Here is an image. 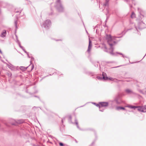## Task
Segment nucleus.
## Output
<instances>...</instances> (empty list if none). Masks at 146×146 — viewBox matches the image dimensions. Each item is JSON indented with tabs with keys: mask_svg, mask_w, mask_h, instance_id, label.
Here are the masks:
<instances>
[{
	"mask_svg": "<svg viewBox=\"0 0 146 146\" xmlns=\"http://www.w3.org/2000/svg\"><path fill=\"white\" fill-rule=\"evenodd\" d=\"M114 101H115L117 104H119L121 102V99L119 95L117 96L115 98Z\"/></svg>",
	"mask_w": 146,
	"mask_h": 146,
	"instance_id": "0eeeda50",
	"label": "nucleus"
},
{
	"mask_svg": "<svg viewBox=\"0 0 146 146\" xmlns=\"http://www.w3.org/2000/svg\"><path fill=\"white\" fill-rule=\"evenodd\" d=\"M68 121L69 122H71V117L70 116H69L68 117Z\"/></svg>",
	"mask_w": 146,
	"mask_h": 146,
	"instance_id": "393cba45",
	"label": "nucleus"
},
{
	"mask_svg": "<svg viewBox=\"0 0 146 146\" xmlns=\"http://www.w3.org/2000/svg\"><path fill=\"white\" fill-rule=\"evenodd\" d=\"M126 107H127L133 109H135V108H137V107H138V106H131V105L127 106Z\"/></svg>",
	"mask_w": 146,
	"mask_h": 146,
	"instance_id": "4468645a",
	"label": "nucleus"
},
{
	"mask_svg": "<svg viewBox=\"0 0 146 146\" xmlns=\"http://www.w3.org/2000/svg\"><path fill=\"white\" fill-rule=\"evenodd\" d=\"M19 46H20V47L23 50H25L24 48L23 47L21 46V44H20V43H19Z\"/></svg>",
	"mask_w": 146,
	"mask_h": 146,
	"instance_id": "5701e85b",
	"label": "nucleus"
},
{
	"mask_svg": "<svg viewBox=\"0 0 146 146\" xmlns=\"http://www.w3.org/2000/svg\"><path fill=\"white\" fill-rule=\"evenodd\" d=\"M75 123L77 125V128H79V126L78 124V122L77 119H75Z\"/></svg>",
	"mask_w": 146,
	"mask_h": 146,
	"instance_id": "aec40b11",
	"label": "nucleus"
},
{
	"mask_svg": "<svg viewBox=\"0 0 146 146\" xmlns=\"http://www.w3.org/2000/svg\"><path fill=\"white\" fill-rule=\"evenodd\" d=\"M97 79L99 80H101L102 79V78L101 76H97L96 77Z\"/></svg>",
	"mask_w": 146,
	"mask_h": 146,
	"instance_id": "4be33fe9",
	"label": "nucleus"
},
{
	"mask_svg": "<svg viewBox=\"0 0 146 146\" xmlns=\"http://www.w3.org/2000/svg\"><path fill=\"white\" fill-rule=\"evenodd\" d=\"M140 15V20H137V25H135V29L137 31L138 30L144 28V23L143 21H146V13L140 8L137 9Z\"/></svg>",
	"mask_w": 146,
	"mask_h": 146,
	"instance_id": "f257e3e1",
	"label": "nucleus"
},
{
	"mask_svg": "<svg viewBox=\"0 0 146 146\" xmlns=\"http://www.w3.org/2000/svg\"><path fill=\"white\" fill-rule=\"evenodd\" d=\"M54 7L59 12L62 11L64 10V7L60 0H56Z\"/></svg>",
	"mask_w": 146,
	"mask_h": 146,
	"instance_id": "7ed1b4c3",
	"label": "nucleus"
},
{
	"mask_svg": "<svg viewBox=\"0 0 146 146\" xmlns=\"http://www.w3.org/2000/svg\"><path fill=\"white\" fill-rule=\"evenodd\" d=\"M7 66L8 68H9L10 69H11L12 70H14V68L12 65H7Z\"/></svg>",
	"mask_w": 146,
	"mask_h": 146,
	"instance_id": "f3484780",
	"label": "nucleus"
},
{
	"mask_svg": "<svg viewBox=\"0 0 146 146\" xmlns=\"http://www.w3.org/2000/svg\"><path fill=\"white\" fill-rule=\"evenodd\" d=\"M25 53H26L27 55H28V57L29 58L30 57L29 56V54H28V53L27 52H26V51L25 50H23Z\"/></svg>",
	"mask_w": 146,
	"mask_h": 146,
	"instance_id": "a878e982",
	"label": "nucleus"
},
{
	"mask_svg": "<svg viewBox=\"0 0 146 146\" xmlns=\"http://www.w3.org/2000/svg\"><path fill=\"white\" fill-rule=\"evenodd\" d=\"M108 105V103L107 102H100L99 104L96 105V106L98 107L100 109V111L102 112L103 111L101 110V109L102 108H105L107 107Z\"/></svg>",
	"mask_w": 146,
	"mask_h": 146,
	"instance_id": "20e7f679",
	"label": "nucleus"
},
{
	"mask_svg": "<svg viewBox=\"0 0 146 146\" xmlns=\"http://www.w3.org/2000/svg\"><path fill=\"white\" fill-rule=\"evenodd\" d=\"M137 110L140 112H146V106H138Z\"/></svg>",
	"mask_w": 146,
	"mask_h": 146,
	"instance_id": "423d86ee",
	"label": "nucleus"
},
{
	"mask_svg": "<svg viewBox=\"0 0 146 146\" xmlns=\"http://www.w3.org/2000/svg\"><path fill=\"white\" fill-rule=\"evenodd\" d=\"M105 109V108H102L101 109V110L103 111Z\"/></svg>",
	"mask_w": 146,
	"mask_h": 146,
	"instance_id": "473e14b6",
	"label": "nucleus"
},
{
	"mask_svg": "<svg viewBox=\"0 0 146 146\" xmlns=\"http://www.w3.org/2000/svg\"><path fill=\"white\" fill-rule=\"evenodd\" d=\"M102 48H104V50L105 52H107L108 51L107 47L106 45L104 43L102 44Z\"/></svg>",
	"mask_w": 146,
	"mask_h": 146,
	"instance_id": "9b49d317",
	"label": "nucleus"
},
{
	"mask_svg": "<svg viewBox=\"0 0 146 146\" xmlns=\"http://www.w3.org/2000/svg\"><path fill=\"white\" fill-rule=\"evenodd\" d=\"M17 21H15V25L16 28L17 27Z\"/></svg>",
	"mask_w": 146,
	"mask_h": 146,
	"instance_id": "cd10ccee",
	"label": "nucleus"
},
{
	"mask_svg": "<svg viewBox=\"0 0 146 146\" xmlns=\"http://www.w3.org/2000/svg\"><path fill=\"white\" fill-rule=\"evenodd\" d=\"M92 47V41L90 40V39L89 38V45L88 46V48L87 51L89 53H90V52L91 50V49Z\"/></svg>",
	"mask_w": 146,
	"mask_h": 146,
	"instance_id": "6e6552de",
	"label": "nucleus"
},
{
	"mask_svg": "<svg viewBox=\"0 0 146 146\" xmlns=\"http://www.w3.org/2000/svg\"><path fill=\"white\" fill-rule=\"evenodd\" d=\"M27 68H26L23 66H21L20 68V69L23 70H26Z\"/></svg>",
	"mask_w": 146,
	"mask_h": 146,
	"instance_id": "6ab92c4d",
	"label": "nucleus"
},
{
	"mask_svg": "<svg viewBox=\"0 0 146 146\" xmlns=\"http://www.w3.org/2000/svg\"><path fill=\"white\" fill-rule=\"evenodd\" d=\"M93 104H94L95 105H96H96L97 104H96V103H92Z\"/></svg>",
	"mask_w": 146,
	"mask_h": 146,
	"instance_id": "72a5a7b5",
	"label": "nucleus"
},
{
	"mask_svg": "<svg viewBox=\"0 0 146 146\" xmlns=\"http://www.w3.org/2000/svg\"><path fill=\"white\" fill-rule=\"evenodd\" d=\"M144 90V94H146V88H145Z\"/></svg>",
	"mask_w": 146,
	"mask_h": 146,
	"instance_id": "7c9ffc66",
	"label": "nucleus"
},
{
	"mask_svg": "<svg viewBox=\"0 0 146 146\" xmlns=\"http://www.w3.org/2000/svg\"><path fill=\"white\" fill-rule=\"evenodd\" d=\"M59 145L61 146H63V144L62 143H60Z\"/></svg>",
	"mask_w": 146,
	"mask_h": 146,
	"instance_id": "c756f323",
	"label": "nucleus"
},
{
	"mask_svg": "<svg viewBox=\"0 0 146 146\" xmlns=\"http://www.w3.org/2000/svg\"><path fill=\"white\" fill-rule=\"evenodd\" d=\"M8 75H9V76H11V74L10 73V74H9Z\"/></svg>",
	"mask_w": 146,
	"mask_h": 146,
	"instance_id": "c9c22d12",
	"label": "nucleus"
},
{
	"mask_svg": "<svg viewBox=\"0 0 146 146\" xmlns=\"http://www.w3.org/2000/svg\"><path fill=\"white\" fill-rule=\"evenodd\" d=\"M109 0H106L105 3L104 4V5L105 6H108L109 5Z\"/></svg>",
	"mask_w": 146,
	"mask_h": 146,
	"instance_id": "2eb2a0df",
	"label": "nucleus"
},
{
	"mask_svg": "<svg viewBox=\"0 0 146 146\" xmlns=\"http://www.w3.org/2000/svg\"><path fill=\"white\" fill-rule=\"evenodd\" d=\"M119 54H120V55H122V56L123 57V58H125V57H126V58H127V57H126V56H124L123 55L122 53H118Z\"/></svg>",
	"mask_w": 146,
	"mask_h": 146,
	"instance_id": "c85d7f7f",
	"label": "nucleus"
},
{
	"mask_svg": "<svg viewBox=\"0 0 146 146\" xmlns=\"http://www.w3.org/2000/svg\"><path fill=\"white\" fill-rule=\"evenodd\" d=\"M1 10H0V13H1Z\"/></svg>",
	"mask_w": 146,
	"mask_h": 146,
	"instance_id": "58836bf2",
	"label": "nucleus"
},
{
	"mask_svg": "<svg viewBox=\"0 0 146 146\" xmlns=\"http://www.w3.org/2000/svg\"><path fill=\"white\" fill-rule=\"evenodd\" d=\"M51 22L50 20H46L43 23L42 25V27L47 29H48L51 26Z\"/></svg>",
	"mask_w": 146,
	"mask_h": 146,
	"instance_id": "39448f33",
	"label": "nucleus"
},
{
	"mask_svg": "<svg viewBox=\"0 0 146 146\" xmlns=\"http://www.w3.org/2000/svg\"><path fill=\"white\" fill-rule=\"evenodd\" d=\"M6 31L5 30L3 31L1 35V36L3 38H4L6 36Z\"/></svg>",
	"mask_w": 146,
	"mask_h": 146,
	"instance_id": "9d476101",
	"label": "nucleus"
},
{
	"mask_svg": "<svg viewBox=\"0 0 146 146\" xmlns=\"http://www.w3.org/2000/svg\"><path fill=\"white\" fill-rule=\"evenodd\" d=\"M135 15L134 12H132L131 15V17L132 18H135Z\"/></svg>",
	"mask_w": 146,
	"mask_h": 146,
	"instance_id": "a211bd4d",
	"label": "nucleus"
},
{
	"mask_svg": "<svg viewBox=\"0 0 146 146\" xmlns=\"http://www.w3.org/2000/svg\"><path fill=\"white\" fill-rule=\"evenodd\" d=\"M116 109L117 110H125V108L122 107H117L116 108Z\"/></svg>",
	"mask_w": 146,
	"mask_h": 146,
	"instance_id": "dca6fc26",
	"label": "nucleus"
},
{
	"mask_svg": "<svg viewBox=\"0 0 146 146\" xmlns=\"http://www.w3.org/2000/svg\"><path fill=\"white\" fill-rule=\"evenodd\" d=\"M0 52L1 53H2V51H1V50H0Z\"/></svg>",
	"mask_w": 146,
	"mask_h": 146,
	"instance_id": "4c0bfd02",
	"label": "nucleus"
},
{
	"mask_svg": "<svg viewBox=\"0 0 146 146\" xmlns=\"http://www.w3.org/2000/svg\"><path fill=\"white\" fill-rule=\"evenodd\" d=\"M106 74L104 72L102 73V76H103V78L104 80H107L108 79V77L107 76H106Z\"/></svg>",
	"mask_w": 146,
	"mask_h": 146,
	"instance_id": "f8f14e48",
	"label": "nucleus"
},
{
	"mask_svg": "<svg viewBox=\"0 0 146 146\" xmlns=\"http://www.w3.org/2000/svg\"><path fill=\"white\" fill-rule=\"evenodd\" d=\"M22 10H21L19 11H15V12L16 13H19V12H20V13H21V11Z\"/></svg>",
	"mask_w": 146,
	"mask_h": 146,
	"instance_id": "2f4dec72",
	"label": "nucleus"
},
{
	"mask_svg": "<svg viewBox=\"0 0 146 146\" xmlns=\"http://www.w3.org/2000/svg\"><path fill=\"white\" fill-rule=\"evenodd\" d=\"M108 79L109 80H110L113 81V80L114 79H113V78H108Z\"/></svg>",
	"mask_w": 146,
	"mask_h": 146,
	"instance_id": "bb28decb",
	"label": "nucleus"
},
{
	"mask_svg": "<svg viewBox=\"0 0 146 146\" xmlns=\"http://www.w3.org/2000/svg\"><path fill=\"white\" fill-rule=\"evenodd\" d=\"M19 46H20V47L23 50H25L24 48L23 47L21 46V44H20V43H19Z\"/></svg>",
	"mask_w": 146,
	"mask_h": 146,
	"instance_id": "b1692460",
	"label": "nucleus"
},
{
	"mask_svg": "<svg viewBox=\"0 0 146 146\" xmlns=\"http://www.w3.org/2000/svg\"><path fill=\"white\" fill-rule=\"evenodd\" d=\"M138 91L141 93H142L143 94H144V90H138Z\"/></svg>",
	"mask_w": 146,
	"mask_h": 146,
	"instance_id": "412c9836",
	"label": "nucleus"
},
{
	"mask_svg": "<svg viewBox=\"0 0 146 146\" xmlns=\"http://www.w3.org/2000/svg\"><path fill=\"white\" fill-rule=\"evenodd\" d=\"M126 93L128 94H131L133 93V92L131 90L129 89H127L125 90Z\"/></svg>",
	"mask_w": 146,
	"mask_h": 146,
	"instance_id": "ddd939ff",
	"label": "nucleus"
},
{
	"mask_svg": "<svg viewBox=\"0 0 146 146\" xmlns=\"http://www.w3.org/2000/svg\"><path fill=\"white\" fill-rule=\"evenodd\" d=\"M64 119H65V118H64L63 119H62V123L63 122V120H64Z\"/></svg>",
	"mask_w": 146,
	"mask_h": 146,
	"instance_id": "f704fd0d",
	"label": "nucleus"
},
{
	"mask_svg": "<svg viewBox=\"0 0 146 146\" xmlns=\"http://www.w3.org/2000/svg\"><path fill=\"white\" fill-rule=\"evenodd\" d=\"M120 37H111L110 35H106V39L108 44L110 47L109 49L111 51V52H110L111 54L114 55V53H113V49L112 46L115 44L116 42L119 40L118 39Z\"/></svg>",
	"mask_w": 146,
	"mask_h": 146,
	"instance_id": "f03ea898",
	"label": "nucleus"
},
{
	"mask_svg": "<svg viewBox=\"0 0 146 146\" xmlns=\"http://www.w3.org/2000/svg\"><path fill=\"white\" fill-rule=\"evenodd\" d=\"M130 24H133V23H132L131 21H130Z\"/></svg>",
	"mask_w": 146,
	"mask_h": 146,
	"instance_id": "e433bc0d",
	"label": "nucleus"
},
{
	"mask_svg": "<svg viewBox=\"0 0 146 146\" xmlns=\"http://www.w3.org/2000/svg\"><path fill=\"white\" fill-rule=\"evenodd\" d=\"M15 123H12V124L13 125H16V123H22L23 122V121L22 120H18L17 121L15 120Z\"/></svg>",
	"mask_w": 146,
	"mask_h": 146,
	"instance_id": "1a4fd4ad",
	"label": "nucleus"
}]
</instances>
